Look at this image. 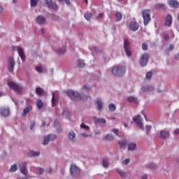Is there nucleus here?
I'll use <instances>...</instances> for the list:
<instances>
[{"label":"nucleus","mask_w":179,"mask_h":179,"mask_svg":"<svg viewBox=\"0 0 179 179\" xmlns=\"http://www.w3.org/2000/svg\"><path fill=\"white\" fill-rule=\"evenodd\" d=\"M27 164L26 162H22L19 165L20 171L22 173L24 176H27L28 171H27Z\"/></svg>","instance_id":"9"},{"label":"nucleus","mask_w":179,"mask_h":179,"mask_svg":"<svg viewBox=\"0 0 179 179\" xmlns=\"http://www.w3.org/2000/svg\"><path fill=\"white\" fill-rule=\"evenodd\" d=\"M169 35H168V34H166V35H165V40H166V41H169Z\"/></svg>","instance_id":"59"},{"label":"nucleus","mask_w":179,"mask_h":179,"mask_svg":"<svg viewBox=\"0 0 179 179\" xmlns=\"http://www.w3.org/2000/svg\"><path fill=\"white\" fill-rule=\"evenodd\" d=\"M52 17H54V19H55L56 21H57V20H59V18L58 17V16L56 15H52Z\"/></svg>","instance_id":"53"},{"label":"nucleus","mask_w":179,"mask_h":179,"mask_svg":"<svg viewBox=\"0 0 179 179\" xmlns=\"http://www.w3.org/2000/svg\"><path fill=\"white\" fill-rule=\"evenodd\" d=\"M111 131L113 132V134H115L117 136H118V132H119V129H112Z\"/></svg>","instance_id":"49"},{"label":"nucleus","mask_w":179,"mask_h":179,"mask_svg":"<svg viewBox=\"0 0 179 179\" xmlns=\"http://www.w3.org/2000/svg\"><path fill=\"white\" fill-rule=\"evenodd\" d=\"M17 170V166L15 164H14V165H12V166H10V172H15Z\"/></svg>","instance_id":"40"},{"label":"nucleus","mask_w":179,"mask_h":179,"mask_svg":"<svg viewBox=\"0 0 179 179\" xmlns=\"http://www.w3.org/2000/svg\"><path fill=\"white\" fill-rule=\"evenodd\" d=\"M70 171H71V174L72 176H73V175H75V174L79 173V172H80V169L78 168V167L76 166V165L72 164L71 166V170H70Z\"/></svg>","instance_id":"13"},{"label":"nucleus","mask_w":179,"mask_h":179,"mask_svg":"<svg viewBox=\"0 0 179 179\" xmlns=\"http://www.w3.org/2000/svg\"><path fill=\"white\" fill-rule=\"evenodd\" d=\"M117 172L118 173V174H120V176L122 177V178H124L125 177V173L124 172H123L122 170H117Z\"/></svg>","instance_id":"42"},{"label":"nucleus","mask_w":179,"mask_h":179,"mask_svg":"<svg viewBox=\"0 0 179 179\" xmlns=\"http://www.w3.org/2000/svg\"><path fill=\"white\" fill-rule=\"evenodd\" d=\"M115 16H116V20L117 21H120L122 20V13H120V12H117L115 14Z\"/></svg>","instance_id":"37"},{"label":"nucleus","mask_w":179,"mask_h":179,"mask_svg":"<svg viewBox=\"0 0 179 179\" xmlns=\"http://www.w3.org/2000/svg\"><path fill=\"white\" fill-rule=\"evenodd\" d=\"M48 173H52V169L50 168H49L48 169Z\"/></svg>","instance_id":"64"},{"label":"nucleus","mask_w":179,"mask_h":179,"mask_svg":"<svg viewBox=\"0 0 179 179\" xmlns=\"http://www.w3.org/2000/svg\"><path fill=\"white\" fill-rule=\"evenodd\" d=\"M10 115V110L8 108H2L0 109V115L4 117H8Z\"/></svg>","instance_id":"11"},{"label":"nucleus","mask_w":179,"mask_h":179,"mask_svg":"<svg viewBox=\"0 0 179 179\" xmlns=\"http://www.w3.org/2000/svg\"><path fill=\"white\" fill-rule=\"evenodd\" d=\"M169 50H174V45H169Z\"/></svg>","instance_id":"57"},{"label":"nucleus","mask_w":179,"mask_h":179,"mask_svg":"<svg viewBox=\"0 0 179 179\" xmlns=\"http://www.w3.org/2000/svg\"><path fill=\"white\" fill-rule=\"evenodd\" d=\"M44 91L43 89L41 87L36 88V95H38L41 96V95H43Z\"/></svg>","instance_id":"27"},{"label":"nucleus","mask_w":179,"mask_h":179,"mask_svg":"<svg viewBox=\"0 0 179 179\" xmlns=\"http://www.w3.org/2000/svg\"><path fill=\"white\" fill-rule=\"evenodd\" d=\"M31 110H32V106H27L25 109L23 110L22 115V116L27 115V114L29 113Z\"/></svg>","instance_id":"17"},{"label":"nucleus","mask_w":179,"mask_h":179,"mask_svg":"<svg viewBox=\"0 0 179 179\" xmlns=\"http://www.w3.org/2000/svg\"><path fill=\"white\" fill-rule=\"evenodd\" d=\"M141 49L143 50H148V44L143 43V45H141Z\"/></svg>","instance_id":"44"},{"label":"nucleus","mask_w":179,"mask_h":179,"mask_svg":"<svg viewBox=\"0 0 179 179\" xmlns=\"http://www.w3.org/2000/svg\"><path fill=\"white\" fill-rule=\"evenodd\" d=\"M8 85L10 90H15L20 94L23 92V87L17 83H13V81H8Z\"/></svg>","instance_id":"3"},{"label":"nucleus","mask_w":179,"mask_h":179,"mask_svg":"<svg viewBox=\"0 0 179 179\" xmlns=\"http://www.w3.org/2000/svg\"><path fill=\"white\" fill-rule=\"evenodd\" d=\"M36 125V122H31V123H30V129H33L34 128Z\"/></svg>","instance_id":"51"},{"label":"nucleus","mask_w":179,"mask_h":179,"mask_svg":"<svg viewBox=\"0 0 179 179\" xmlns=\"http://www.w3.org/2000/svg\"><path fill=\"white\" fill-rule=\"evenodd\" d=\"M169 136V133L167 131H160V138L166 139Z\"/></svg>","instance_id":"19"},{"label":"nucleus","mask_w":179,"mask_h":179,"mask_svg":"<svg viewBox=\"0 0 179 179\" xmlns=\"http://www.w3.org/2000/svg\"><path fill=\"white\" fill-rule=\"evenodd\" d=\"M126 72V69L123 66H117L112 69V74L114 76L121 77Z\"/></svg>","instance_id":"2"},{"label":"nucleus","mask_w":179,"mask_h":179,"mask_svg":"<svg viewBox=\"0 0 179 179\" xmlns=\"http://www.w3.org/2000/svg\"><path fill=\"white\" fill-rule=\"evenodd\" d=\"M46 5H48V8H52L53 10L56 11L58 10V6L54 2L46 3Z\"/></svg>","instance_id":"16"},{"label":"nucleus","mask_w":179,"mask_h":179,"mask_svg":"<svg viewBox=\"0 0 179 179\" xmlns=\"http://www.w3.org/2000/svg\"><path fill=\"white\" fill-rule=\"evenodd\" d=\"M80 136L83 137H89L90 136L89 134H81Z\"/></svg>","instance_id":"56"},{"label":"nucleus","mask_w":179,"mask_h":179,"mask_svg":"<svg viewBox=\"0 0 179 179\" xmlns=\"http://www.w3.org/2000/svg\"><path fill=\"white\" fill-rule=\"evenodd\" d=\"M163 8H164V4H156L155 5V8L156 9H162Z\"/></svg>","instance_id":"43"},{"label":"nucleus","mask_w":179,"mask_h":179,"mask_svg":"<svg viewBox=\"0 0 179 179\" xmlns=\"http://www.w3.org/2000/svg\"><path fill=\"white\" fill-rule=\"evenodd\" d=\"M129 29L132 31H136L139 29V24L136 22H131Z\"/></svg>","instance_id":"10"},{"label":"nucleus","mask_w":179,"mask_h":179,"mask_svg":"<svg viewBox=\"0 0 179 179\" xmlns=\"http://www.w3.org/2000/svg\"><path fill=\"white\" fill-rule=\"evenodd\" d=\"M68 136L69 140H71V141H74L76 134H75V133L73 131H71L69 132Z\"/></svg>","instance_id":"24"},{"label":"nucleus","mask_w":179,"mask_h":179,"mask_svg":"<svg viewBox=\"0 0 179 179\" xmlns=\"http://www.w3.org/2000/svg\"><path fill=\"white\" fill-rule=\"evenodd\" d=\"M83 89H84V90H90V87L89 86H87V85H84V86H83Z\"/></svg>","instance_id":"54"},{"label":"nucleus","mask_w":179,"mask_h":179,"mask_svg":"<svg viewBox=\"0 0 179 179\" xmlns=\"http://www.w3.org/2000/svg\"><path fill=\"white\" fill-rule=\"evenodd\" d=\"M96 103H97L98 110H102L103 103L101 99H97Z\"/></svg>","instance_id":"30"},{"label":"nucleus","mask_w":179,"mask_h":179,"mask_svg":"<svg viewBox=\"0 0 179 179\" xmlns=\"http://www.w3.org/2000/svg\"><path fill=\"white\" fill-rule=\"evenodd\" d=\"M59 3H62V1H64L66 4L70 5L71 2L70 0H58Z\"/></svg>","instance_id":"48"},{"label":"nucleus","mask_w":179,"mask_h":179,"mask_svg":"<svg viewBox=\"0 0 179 179\" xmlns=\"http://www.w3.org/2000/svg\"><path fill=\"white\" fill-rule=\"evenodd\" d=\"M156 167H157V166L155 165V164H153V163L150 164V165H149V169H155Z\"/></svg>","instance_id":"47"},{"label":"nucleus","mask_w":179,"mask_h":179,"mask_svg":"<svg viewBox=\"0 0 179 179\" xmlns=\"http://www.w3.org/2000/svg\"><path fill=\"white\" fill-rule=\"evenodd\" d=\"M172 24V17L171 15H168L166 17V22H165V25L170 27L171 26Z\"/></svg>","instance_id":"18"},{"label":"nucleus","mask_w":179,"mask_h":179,"mask_svg":"<svg viewBox=\"0 0 179 179\" xmlns=\"http://www.w3.org/2000/svg\"><path fill=\"white\" fill-rule=\"evenodd\" d=\"M169 6L171 8H178L179 6V4L177 1L171 0L169 1Z\"/></svg>","instance_id":"20"},{"label":"nucleus","mask_w":179,"mask_h":179,"mask_svg":"<svg viewBox=\"0 0 179 179\" xmlns=\"http://www.w3.org/2000/svg\"><path fill=\"white\" fill-rule=\"evenodd\" d=\"M136 148V144L134 143H130L128 144V151L134 150Z\"/></svg>","instance_id":"26"},{"label":"nucleus","mask_w":179,"mask_h":179,"mask_svg":"<svg viewBox=\"0 0 179 179\" xmlns=\"http://www.w3.org/2000/svg\"><path fill=\"white\" fill-rule=\"evenodd\" d=\"M55 139H57V136L55 134H49L43 138V145H46L48 144L50 141H54Z\"/></svg>","instance_id":"7"},{"label":"nucleus","mask_w":179,"mask_h":179,"mask_svg":"<svg viewBox=\"0 0 179 179\" xmlns=\"http://www.w3.org/2000/svg\"><path fill=\"white\" fill-rule=\"evenodd\" d=\"M152 127L151 126H146L145 130L146 134H149L150 131H151Z\"/></svg>","instance_id":"46"},{"label":"nucleus","mask_w":179,"mask_h":179,"mask_svg":"<svg viewBox=\"0 0 179 179\" xmlns=\"http://www.w3.org/2000/svg\"><path fill=\"white\" fill-rule=\"evenodd\" d=\"M124 50L128 57L131 56V51L130 50V43L128 39L124 40Z\"/></svg>","instance_id":"8"},{"label":"nucleus","mask_w":179,"mask_h":179,"mask_svg":"<svg viewBox=\"0 0 179 179\" xmlns=\"http://www.w3.org/2000/svg\"><path fill=\"white\" fill-rule=\"evenodd\" d=\"M154 89V87L152 85H147L145 87H143L141 88V91H143V92H148L150 91H152Z\"/></svg>","instance_id":"21"},{"label":"nucleus","mask_w":179,"mask_h":179,"mask_svg":"<svg viewBox=\"0 0 179 179\" xmlns=\"http://www.w3.org/2000/svg\"><path fill=\"white\" fill-rule=\"evenodd\" d=\"M36 71H38V72L39 73H42V68L41 66H38L36 68Z\"/></svg>","instance_id":"52"},{"label":"nucleus","mask_w":179,"mask_h":179,"mask_svg":"<svg viewBox=\"0 0 179 179\" xmlns=\"http://www.w3.org/2000/svg\"><path fill=\"white\" fill-rule=\"evenodd\" d=\"M105 138L107 141H112L114 140V137L112 134H107Z\"/></svg>","instance_id":"33"},{"label":"nucleus","mask_w":179,"mask_h":179,"mask_svg":"<svg viewBox=\"0 0 179 179\" xmlns=\"http://www.w3.org/2000/svg\"><path fill=\"white\" fill-rule=\"evenodd\" d=\"M129 159H126L123 161V162H122V164H123L124 165H127V164H129Z\"/></svg>","instance_id":"50"},{"label":"nucleus","mask_w":179,"mask_h":179,"mask_svg":"<svg viewBox=\"0 0 179 179\" xmlns=\"http://www.w3.org/2000/svg\"><path fill=\"white\" fill-rule=\"evenodd\" d=\"M29 156L31 157H38V156H40V152H35L31 151V152H29Z\"/></svg>","instance_id":"32"},{"label":"nucleus","mask_w":179,"mask_h":179,"mask_svg":"<svg viewBox=\"0 0 179 179\" xmlns=\"http://www.w3.org/2000/svg\"><path fill=\"white\" fill-rule=\"evenodd\" d=\"M66 52V50L65 48H62V49H59L57 50V54L59 55L64 54V52Z\"/></svg>","instance_id":"39"},{"label":"nucleus","mask_w":179,"mask_h":179,"mask_svg":"<svg viewBox=\"0 0 179 179\" xmlns=\"http://www.w3.org/2000/svg\"><path fill=\"white\" fill-rule=\"evenodd\" d=\"M18 53L20 57V59L22 60V62H24L26 59V56L22 48H18Z\"/></svg>","instance_id":"14"},{"label":"nucleus","mask_w":179,"mask_h":179,"mask_svg":"<svg viewBox=\"0 0 179 179\" xmlns=\"http://www.w3.org/2000/svg\"><path fill=\"white\" fill-rule=\"evenodd\" d=\"M36 106L39 110L43 108V102L41 101V99L36 101Z\"/></svg>","instance_id":"29"},{"label":"nucleus","mask_w":179,"mask_h":179,"mask_svg":"<svg viewBox=\"0 0 179 179\" xmlns=\"http://www.w3.org/2000/svg\"><path fill=\"white\" fill-rule=\"evenodd\" d=\"M127 100L129 103H138V98L134 96H129L127 98Z\"/></svg>","instance_id":"15"},{"label":"nucleus","mask_w":179,"mask_h":179,"mask_svg":"<svg viewBox=\"0 0 179 179\" xmlns=\"http://www.w3.org/2000/svg\"><path fill=\"white\" fill-rule=\"evenodd\" d=\"M80 128L84 129H87L89 130L90 129V127H87L86 124H85L84 123H82L80 124Z\"/></svg>","instance_id":"45"},{"label":"nucleus","mask_w":179,"mask_h":179,"mask_svg":"<svg viewBox=\"0 0 179 179\" xmlns=\"http://www.w3.org/2000/svg\"><path fill=\"white\" fill-rule=\"evenodd\" d=\"M67 95L69 98L71 99L73 101H80V100H84L86 101L87 98H90V96H86L83 94H80L78 93L77 92H74L72 90H68L67 91Z\"/></svg>","instance_id":"1"},{"label":"nucleus","mask_w":179,"mask_h":179,"mask_svg":"<svg viewBox=\"0 0 179 179\" xmlns=\"http://www.w3.org/2000/svg\"><path fill=\"white\" fill-rule=\"evenodd\" d=\"M8 71L9 72L13 73V68L15 67V59H13V57H10L8 60Z\"/></svg>","instance_id":"12"},{"label":"nucleus","mask_w":179,"mask_h":179,"mask_svg":"<svg viewBox=\"0 0 179 179\" xmlns=\"http://www.w3.org/2000/svg\"><path fill=\"white\" fill-rule=\"evenodd\" d=\"M108 110H110L111 112H113L116 110V106L113 103H110L108 105Z\"/></svg>","instance_id":"35"},{"label":"nucleus","mask_w":179,"mask_h":179,"mask_svg":"<svg viewBox=\"0 0 179 179\" xmlns=\"http://www.w3.org/2000/svg\"><path fill=\"white\" fill-rule=\"evenodd\" d=\"M38 4V1L37 0H30V6L31 7H35Z\"/></svg>","instance_id":"38"},{"label":"nucleus","mask_w":179,"mask_h":179,"mask_svg":"<svg viewBox=\"0 0 179 179\" xmlns=\"http://www.w3.org/2000/svg\"><path fill=\"white\" fill-rule=\"evenodd\" d=\"M37 20L39 24H44L45 22V19L43 15H38Z\"/></svg>","instance_id":"22"},{"label":"nucleus","mask_w":179,"mask_h":179,"mask_svg":"<svg viewBox=\"0 0 179 179\" xmlns=\"http://www.w3.org/2000/svg\"><path fill=\"white\" fill-rule=\"evenodd\" d=\"M141 179H148V175H143L141 176Z\"/></svg>","instance_id":"60"},{"label":"nucleus","mask_w":179,"mask_h":179,"mask_svg":"<svg viewBox=\"0 0 179 179\" xmlns=\"http://www.w3.org/2000/svg\"><path fill=\"white\" fill-rule=\"evenodd\" d=\"M58 103V101L57 99H55V93H52V106L55 107V106H57Z\"/></svg>","instance_id":"25"},{"label":"nucleus","mask_w":179,"mask_h":179,"mask_svg":"<svg viewBox=\"0 0 179 179\" xmlns=\"http://www.w3.org/2000/svg\"><path fill=\"white\" fill-rule=\"evenodd\" d=\"M174 132H175V134H179V129H176Z\"/></svg>","instance_id":"62"},{"label":"nucleus","mask_w":179,"mask_h":179,"mask_svg":"<svg viewBox=\"0 0 179 179\" xmlns=\"http://www.w3.org/2000/svg\"><path fill=\"white\" fill-rule=\"evenodd\" d=\"M52 0H45L46 4L52 3Z\"/></svg>","instance_id":"61"},{"label":"nucleus","mask_w":179,"mask_h":179,"mask_svg":"<svg viewBox=\"0 0 179 179\" xmlns=\"http://www.w3.org/2000/svg\"><path fill=\"white\" fill-rule=\"evenodd\" d=\"M95 122H96V123H101V124H106V119L99 118V119H95Z\"/></svg>","instance_id":"34"},{"label":"nucleus","mask_w":179,"mask_h":179,"mask_svg":"<svg viewBox=\"0 0 179 179\" xmlns=\"http://www.w3.org/2000/svg\"><path fill=\"white\" fill-rule=\"evenodd\" d=\"M39 174H42L44 172V169L42 168H39Z\"/></svg>","instance_id":"55"},{"label":"nucleus","mask_w":179,"mask_h":179,"mask_svg":"<svg viewBox=\"0 0 179 179\" xmlns=\"http://www.w3.org/2000/svg\"><path fill=\"white\" fill-rule=\"evenodd\" d=\"M143 19L144 26H148L150 21H151V14L149 9H145L143 12Z\"/></svg>","instance_id":"4"},{"label":"nucleus","mask_w":179,"mask_h":179,"mask_svg":"<svg viewBox=\"0 0 179 179\" xmlns=\"http://www.w3.org/2000/svg\"><path fill=\"white\" fill-rule=\"evenodd\" d=\"M127 142L126 140H121L118 141L120 149H124Z\"/></svg>","instance_id":"23"},{"label":"nucleus","mask_w":179,"mask_h":179,"mask_svg":"<svg viewBox=\"0 0 179 179\" xmlns=\"http://www.w3.org/2000/svg\"><path fill=\"white\" fill-rule=\"evenodd\" d=\"M149 59L150 55L148 53H144L143 55H141L140 60L141 66H145L146 65H148Z\"/></svg>","instance_id":"6"},{"label":"nucleus","mask_w":179,"mask_h":179,"mask_svg":"<svg viewBox=\"0 0 179 179\" xmlns=\"http://www.w3.org/2000/svg\"><path fill=\"white\" fill-rule=\"evenodd\" d=\"M102 17H103V13H100V14H99L98 16H97V18H98V19H101V18H102Z\"/></svg>","instance_id":"58"},{"label":"nucleus","mask_w":179,"mask_h":179,"mask_svg":"<svg viewBox=\"0 0 179 179\" xmlns=\"http://www.w3.org/2000/svg\"><path fill=\"white\" fill-rule=\"evenodd\" d=\"M41 126H42V127H45V122H43Z\"/></svg>","instance_id":"63"},{"label":"nucleus","mask_w":179,"mask_h":179,"mask_svg":"<svg viewBox=\"0 0 179 179\" xmlns=\"http://www.w3.org/2000/svg\"><path fill=\"white\" fill-rule=\"evenodd\" d=\"M84 16L85 20H87V21H90V19L92 17V14L90 13H86L84 14Z\"/></svg>","instance_id":"31"},{"label":"nucleus","mask_w":179,"mask_h":179,"mask_svg":"<svg viewBox=\"0 0 179 179\" xmlns=\"http://www.w3.org/2000/svg\"><path fill=\"white\" fill-rule=\"evenodd\" d=\"M152 77V71H149L148 73H147L146 79L150 80V79H151Z\"/></svg>","instance_id":"41"},{"label":"nucleus","mask_w":179,"mask_h":179,"mask_svg":"<svg viewBox=\"0 0 179 179\" xmlns=\"http://www.w3.org/2000/svg\"><path fill=\"white\" fill-rule=\"evenodd\" d=\"M85 64L83 60H78V68H83L85 67Z\"/></svg>","instance_id":"36"},{"label":"nucleus","mask_w":179,"mask_h":179,"mask_svg":"<svg viewBox=\"0 0 179 179\" xmlns=\"http://www.w3.org/2000/svg\"><path fill=\"white\" fill-rule=\"evenodd\" d=\"M133 121H134V124H136L137 125V127H138L141 130H143L142 117L141 115H138L137 116H134L133 117Z\"/></svg>","instance_id":"5"},{"label":"nucleus","mask_w":179,"mask_h":179,"mask_svg":"<svg viewBox=\"0 0 179 179\" xmlns=\"http://www.w3.org/2000/svg\"><path fill=\"white\" fill-rule=\"evenodd\" d=\"M102 166H103L106 169L108 168L109 164L108 159H107V158H104L103 159H102Z\"/></svg>","instance_id":"28"}]
</instances>
